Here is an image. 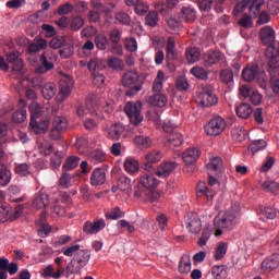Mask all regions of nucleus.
<instances>
[{"label":"nucleus","instance_id":"nucleus-8","mask_svg":"<svg viewBox=\"0 0 279 279\" xmlns=\"http://www.w3.org/2000/svg\"><path fill=\"white\" fill-rule=\"evenodd\" d=\"M197 102L199 106H203V108H210L219 104V98H217V95L213 92V87L207 86L199 92Z\"/></svg>","mask_w":279,"mask_h":279},{"label":"nucleus","instance_id":"nucleus-49","mask_svg":"<svg viewBox=\"0 0 279 279\" xmlns=\"http://www.w3.org/2000/svg\"><path fill=\"white\" fill-rule=\"evenodd\" d=\"M31 112V121H35L36 119H40V114H43V108L38 102H32L29 106Z\"/></svg>","mask_w":279,"mask_h":279},{"label":"nucleus","instance_id":"nucleus-11","mask_svg":"<svg viewBox=\"0 0 279 279\" xmlns=\"http://www.w3.org/2000/svg\"><path fill=\"white\" fill-rule=\"evenodd\" d=\"M7 62L11 64L12 71L14 73H21L23 71V59L21 58V53L17 50L11 51L7 54Z\"/></svg>","mask_w":279,"mask_h":279},{"label":"nucleus","instance_id":"nucleus-61","mask_svg":"<svg viewBox=\"0 0 279 279\" xmlns=\"http://www.w3.org/2000/svg\"><path fill=\"white\" fill-rule=\"evenodd\" d=\"M134 8H135V14H138V16H143L147 14V12L149 11V4L141 0L134 5Z\"/></svg>","mask_w":279,"mask_h":279},{"label":"nucleus","instance_id":"nucleus-28","mask_svg":"<svg viewBox=\"0 0 279 279\" xmlns=\"http://www.w3.org/2000/svg\"><path fill=\"white\" fill-rule=\"evenodd\" d=\"M207 169L211 173H221V171L223 170V160L221 159V157H213L207 163Z\"/></svg>","mask_w":279,"mask_h":279},{"label":"nucleus","instance_id":"nucleus-34","mask_svg":"<svg viewBox=\"0 0 279 279\" xmlns=\"http://www.w3.org/2000/svg\"><path fill=\"white\" fill-rule=\"evenodd\" d=\"M231 136L233 141H236L238 143H243L247 136V131L243 129V126H234L231 130Z\"/></svg>","mask_w":279,"mask_h":279},{"label":"nucleus","instance_id":"nucleus-18","mask_svg":"<svg viewBox=\"0 0 279 279\" xmlns=\"http://www.w3.org/2000/svg\"><path fill=\"white\" fill-rule=\"evenodd\" d=\"M140 186L146 191H154L158 186V179L154 174L145 173L140 179Z\"/></svg>","mask_w":279,"mask_h":279},{"label":"nucleus","instance_id":"nucleus-54","mask_svg":"<svg viewBox=\"0 0 279 279\" xmlns=\"http://www.w3.org/2000/svg\"><path fill=\"white\" fill-rule=\"evenodd\" d=\"M87 69H88V71H90V73L93 75V73H97V71H101V69H104V65L99 59L93 58L87 63Z\"/></svg>","mask_w":279,"mask_h":279},{"label":"nucleus","instance_id":"nucleus-40","mask_svg":"<svg viewBox=\"0 0 279 279\" xmlns=\"http://www.w3.org/2000/svg\"><path fill=\"white\" fill-rule=\"evenodd\" d=\"M8 219H12V207H10V204L4 203L0 205V223H5Z\"/></svg>","mask_w":279,"mask_h":279},{"label":"nucleus","instance_id":"nucleus-12","mask_svg":"<svg viewBox=\"0 0 279 279\" xmlns=\"http://www.w3.org/2000/svg\"><path fill=\"white\" fill-rule=\"evenodd\" d=\"M177 167H178V163H175V161H163L155 170L156 177L169 178V175H171V173L175 171Z\"/></svg>","mask_w":279,"mask_h":279},{"label":"nucleus","instance_id":"nucleus-35","mask_svg":"<svg viewBox=\"0 0 279 279\" xmlns=\"http://www.w3.org/2000/svg\"><path fill=\"white\" fill-rule=\"evenodd\" d=\"M201 56L202 52L197 48H187L185 51V57L190 64H195V62H199Z\"/></svg>","mask_w":279,"mask_h":279},{"label":"nucleus","instance_id":"nucleus-37","mask_svg":"<svg viewBox=\"0 0 279 279\" xmlns=\"http://www.w3.org/2000/svg\"><path fill=\"white\" fill-rule=\"evenodd\" d=\"M197 197H199V195H205V197L207 199H213V197H215V190L208 189V186H206V183L204 182H199L197 184Z\"/></svg>","mask_w":279,"mask_h":279},{"label":"nucleus","instance_id":"nucleus-47","mask_svg":"<svg viewBox=\"0 0 279 279\" xmlns=\"http://www.w3.org/2000/svg\"><path fill=\"white\" fill-rule=\"evenodd\" d=\"M118 189L120 191H129V189H132V179L128 178V175L122 174L118 179Z\"/></svg>","mask_w":279,"mask_h":279},{"label":"nucleus","instance_id":"nucleus-41","mask_svg":"<svg viewBox=\"0 0 279 279\" xmlns=\"http://www.w3.org/2000/svg\"><path fill=\"white\" fill-rule=\"evenodd\" d=\"M162 82H165V72L162 70H159L157 73V76L153 83V93L158 94L160 90H162Z\"/></svg>","mask_w":279,"mask_h":279},{"label":"nucleus","instance_id":"nucleus-60","mask_svg":"<svg viewBox=\"0 0 279 279\" xmlns=\"http://www.w3.org/2000/svg\"><path fill=\"white\" fill-rule=\"evenodd\" d=\"M180 274H190L191 272V259L187 257H182L179 263Z\"/></svg>","mask_w":279,"mask_h":279},{"label":"nucleus","instance_id":"nucleus-21","mask_svg":"<svg viewBox=\"0 0 279 279\" xmlns=\"http://www.w3.org/2000/svg\"><path fill=\"white\" fill-rule=\"evenodd\" d=\"M146 101L149 104V106H155L156 108H165V106H167L168 98L167 95L158 93L148 96Z\"/></svg>","mask_w":279,"mask_h":279},{"label":"nucleus","instance_id":"nucleus-45","mask_svg":"<svg viewBox=\"0 0 279 279\" xmlns=\"http://www.w3.org/2000/svg\"><path fill=\"white\" fill-rule=\"evenodd\" d=\"M14 171L17 175H22L23 178L32 175V168L27 163H15Z\"/></svg>","mask_w":279,"mask_h":279},{"label":"nucleus","instance_id":"nucleus-38","mask_svg":"<svg viewBox=\"0 0 279 279\" xmlns=\"http://www.w3.org/2000/svg\"><path fill=\"white\" fill-rule=\"evenodd\" d=\"M167 141L172 147H181L182 143H184V136L182 133L175 131L168 135Z\"/></svg>","mask_w":279,"mask_h":279},{"label":"nucleus","instance_id":"nucleus-19","mask_svg":"<svg viewBox=\"0 0 279 279\" xmlns=\"http://www.w3.org/2000/svg\"><path fill=\"white\" fill-rule=\"evenodd\" d=\"M50 123H51V121L49 119L45 118L39 121L31 120L29 125H31L33 132H35V134H45V132H47V130H49Z\"/></svg>","mask_w":279,"mask_h":279},{"label":"nucleus","instance_id":"nucleus-23","mask_svg":"<svg viewBox=\"0 0 279 279\" xmlns=\"http://www.w3.org/2000/svg\"><path fill=\"white\" fill-rule=\"evenodd\" d=\"M166 60L173 62L178 60V51L175 49V37H169L166 44Z\"/></svg>","mask_w":279,"mask_h":279},{"label":"nucleus","instance_id":"nucleus-15","mask_svg":"<svg viewBox=\"0 0 279 279\" xmlns=\"http://www.w3.org/2000/svg\"><path fill=\"white\" fill-rule=\"evenodd\" d=\"M59 100L64 101L66 97L71 95V86H73V77L68 75L65 80H61L59 83Z\"/></svg>","mask_w":279,"mask_h":279},{"label":"nucleus","instance_id":"nucleus-44","mask_svg":"<svg viewBox=\"0 0 279 279\" xmlns=\"http://www.w3.org/2000/svg\"><path fill=\"white\" fill-rule=\"evenodd\" d=\"M81 160L82 159L78 156H70L65 160L63 169H65V171H73V169H76V167L80 166Z\"/></svg>","mask_w":279,"mask_h":279},{"label":"nucleus","instance_id":"nucleus-5","mask_svg":"<svg viewBox=\"0 0 279 279\" xmlns=\"http://www.w3.org/2000/svg\"><path fill=\"white\" fill-rule=\"evenodd\" d=\"M228 123L221 116H214L204 126L207 136H219L226 132Z\"/></svg>","mask_w":279,"mask_h":279},{"label":"nucleus","instance_id":"nucleus-2","mask_svg":"<svg viewBox=\"0 0 279 279\" xmlns=\"http://www.w3.org/2000/svg\"><path fill=\"white\" fill-rule=\"evenodd\" d=\"M241 217L239 207H232L223 213H220L214 219L215 236H221L225 230H232L236 226V219Z\"/></svg>","mask_w":279,"mask_h":279},{"label":"nucleus","instance_id":"nucleus-16","mask_svg":"<svg viewBox=\"0 0 279 279\" xmlns=\"http://www.w3.org/2000/svg\"><path fill=\"white\" fill-rule=\"evenodd\" d=\"M268 71L270 74V85L275 95H279V65L268 63Z\"/></svg>","mask_w":279,"mask_h":279},{"label":"nucleus","instance_id":"nucleus-32","mask_svg":"<svg viewBox=\"0 0 279 279\" xmlns=\"http://www.w3.org/2000/svg\"><path fill=\"white\" fill-rule=\"evenodd\" d=\"M107 66L113 71H123L125 69V63L117 57H109L107 59Z\"/></svg>","mask_w":279,"mask_h":279},{"label":"nucleus","instance_id":"nucleus-52","mask_svg":"<svg viewBox=\"0 0 279 279\" xmlns=\"http://www.w3.org/2000/svg\"><path fill=\"white\" fill-rule=\"evenodd\" d=\"M74 47L72 44L65 41V44L59 50V56L61 58H71L73 56Z\"/></svg>","mask_w":279,"mask_h":279},{"label":"nucleus","instance_id":"nucleus-39","mask_svg":"<svg viewBox=\"0 0 279 279\" xmlns=\"http://www.w3.org/2000/svg\"><path fill=\"white\" fill-rule=\"evenodd\" d=\"M56 84L53 83H47L44 85V87L41 88V95L44 97V99H53V97H56Z\"/></svg>","mask_w":279,"mask_h":279},{"label":"nucleus","instance_id":"nucleus-10","mask_svg":"<svg viewBox=\"0 0 279 279\" xmlns=\"http://www.w3.org/2000/svg\"><path fill=\"white\" fill-rule=\"evenodd\" d=\"M185 226L189 232L197 234L202 231V220L196 214L190 213L184 217Z\"/></svg>","mask_w":279,"mask_h":279},{"label":"nucleus","instance_id":"nucleus-59","mask_svg":"<svg viewBox=\"0 0 279 279\" xmlns=\"http://www.w3.org/2000/svg\"><path fill=\"white\" fill-rule=\"evenodd\" d=\"M41 29L45 33V38H53L58 35V31L51 24H43Z\"/></svg>","mask_w":279,"mask_h":279},{"label":"nucleus","instance_id":"nucleus-30","mask_svg":"<svg viewBox=\"0 0 279 279\" xmlns=\"http://www.w3.org/2000/svg\"><path fill=\"white\" fill-rule=\"evenodd\" d=\"M125 132V128L121 123H116L109 128L108 136L111 141H119L121 138V134Z\"/></svg>","mask_w":279,"mask_h":279},{"label":"nucleus","instance_id":"nucleus-51","mask_svg":"<svg viewBox=\"0 0 279 279\" xmlns=\"http://www.w3.org/2000/svg\"><path fill=\"white\" fill-rule=\"evenodd\" d=\"M81 27H84V17L80 15L72 16L70 29H72V32H80Z\"/></svg>","mask_w":279,"mask_h":279},{"label":"nucleus","instance_id":"nucleus-1","mask_svg":"<svg viewBox=\"0 0 279 279\" xmlns=\"http://www.w3.org/2000/svg\"><path fill=\"white\" fill-rule=\"evenodd\" d=\"M259 38L263 45L267 47L265 56L268 60V64L270 66L278 64L279 45H276V31H274L271 26H264L259 32Z\"/></svg>","mask_w":279,"mask_h":279},{"label":"nucleus","instance_id":"nucleus-63","mask_svg":"<svg viewBox=\"0 0 279 279\" xmlns=\"http://www.w3.org/2000/svg\"><path fill=\"white\" fill-rule=\"evenodd\" d=\"M262 189L264 191H268L269 193H276V191H279V183L275 181H265L262 184Z\"/></svg>","mask_w":279,"mask_h":279},{"label":"nucleus","instance_id":"nucleus-64","mask_svg":"<svg viewBox=\"0 0 279 279\" xmlns=\"http://www.w3.org/2000/svg\"><path fill=\"white\" fill-rule=\"evenodd\" d=\"M260 215L266 219H276L277 211L276 208L267 206L260 209Z\"/></svg>","mask_w":279,"mask_h":279},{"label":"nucleus","instance_id":"nucleus-58","mask_svg":"<svg viewBox=\"0 0 279 279\" xmlns=\"http://www.w3.org/2000/svg\"><path fill=\"white\" fill-rule=\"evenodd\" d=\"M145 21L148 27H156V25H158V12L149 11L145 17Z\"/></svg>","mask_w":279,"mask_h":279},{"label":"nucleus","instance_id":"nucleus-48","mask_svg":"<svg viewBox=\"0 0 279 279\" xmlns=\"http://www.w3.org/2000/svg\"><path fill=\"white\" fill-rule=\"evenodd\" d=\"M220 81L222 84H232V82H234V72H232L230 69L221 70Z\"/></svg>","mask_w":279,"mask_h":279},{"label":"nucleus","instance_id":"nucleus-17","mask_svg":"<svg viewBox=\"0 0 279 279\" xmlns=\"http://www.w3.org/2000/svg\"><path fill=\"white\" fill-rule=\"evenodd\" d=\"M90 184L92 186H102V184H106V169H94L90 174Z\"/></svg>","mask_w":279,"mask_h":279},{"label":"nucleus","instance_id":"nucleus-14","mask_svg":"<svg viewBox=\"0 0 279 279\" xmlns=\"http://www.w3.org/2000/svg\"><path fill=\"white\" fill-rule=\"evenodd\" d=\"M145 160L146 162L144 163L143 169L151 173V171H154L153 165L162 160V153H160L159 150H153L146 154Z\"/></svg>","mask_w":279,"mask_h":279},{"label":"nucleus","instance_id":"nucleus-57","mask_svg":"<svg viewBox=\"0 0 279 279\" xmlns=\"http://www.w3.org/2000/svg\"><path fill=\"white\" fill-rule=\"evenodd\" d=\"M226 254H228V244H226L225 242H221L216 247L215 259L221 260V258H223Z\"/></svg>","mask_w":279,"mask_h":279},{"label":"nucleus","instance_id":"nucleus-29","mask_svg":"<svg viewBox=\"0 0 279 279\" xmlns=\"http://www.w3.org/2000/svg\"><path fill=\"white\" fill-rule=\"evenodd\" d=\"M124 169L126 173L134 175V173H138V169H141V165L138 160L135 158L129 157L124 160Z\"/></svg>","mask_w":279,"mask_h":279},{"label":"nucleus","instance_id":"nucleus-3","mask_svg":"<svg viewBox=\"0 0 279 279\" xmlns=\"http://www.w3.org/2000/svg\"><path fill=\"white\" fill-rule=\"evenodd\" d=\"M122 86L130 87L126 96L132 97V95H136L143 90V80H141V75L136 71H128L122 75Z\"/></svg>","mask_w":279,"mask_h":279},{"label":"nucleus","instance_id":"nucleus-46","mask_svg":"<svg viewBox=\"0 0 279 279\" xmlns=\"http://www.w3.org/2000/svg\"><path fill=\"white\" fill-rule=\"evenodd\" d=\"M66 43V36H54L49 43L50 49H62Z\"/></svg>","mask_w":279,"mask_h":279},{"label":"nucleus","instance_id":"nucleus-9","mask_svg":"<svg viewBox=\"0 0 279 279\" xmlns=\"http://www.w3.org/2000/svg\"><path fill=\"white\" fill-rule=\"evenodd\" d=\"M39 66L35 69V73H39L45 75V73H49V71H53L56 69V64L53 63V58L49 57L47 52H44L39 58Z\"/></svg>","mask_w":279,"mask_h":279},{"label":"nucleus","instance_id":"nucleus-42","mask_svg":"<svg viewBox=\"0 0 279 279\" xmlns=\"http://www.w3.org/2000/svg\"><path fill=\"white\" fill-rule=\"evenodd\" d=\"M52 128H54V130H59L60 132H63L66 130V128H69V120H66V118L64 117H56L53 119L52 122Z\"/></svg>","mask_w":279,"mask_h":279},{"label":"nucleus","instance_id":"nucleus-6","mask_svg":"<svg viewBox=\"0 0 279 279\" xmlns=\"http://www.w3.org/2000/svg\"><path fill=\"white\" fill-rule=\"evenodd\" d=\"M141 110H143V105L141 101L128 102L125 105L124 112L129 117L131 125L138 126L141 123H143Z\"/></svg>","mask_w":279,"mask_h":279},{"label":"nucleus","instance_id":"nucleus-13","mask_svg":"<svg viewBox=\"0 0 279 279\" xmlns=\"http://www.w3.org/2000/svg\"><path fill=\"white\" fill-rule=\"evenodd\" d=\"M106 228V220L104 219H98L94 222L86 221L83 226V232L85 234H97L101 232Z\"/></svg>","mask_w":279,"mask_h":279},{"label":"nucleus","instance_id":"nucleus-62","mask_svg":"<svg viewBox=\"0 0 279 279\" xmlns=\"http://www.w3.org/2000/svg\"><path fill=\"white\" fill-rule=\"evenodd\" d=\"M124 47L126 51L134 53V51L138 49V44L136 43L135 38L130 37L124 40Z\"/></svg>","mask_w":279,"mask_h":279},{"label":"nucleus","instance_id":"nucleus-24","mask_svg":"<svg viewBox=\"0 0 279 279\" xmlns=\"http://www.w3.org/2000/svg\"><path fill=\"white\" fill-rule=\"evenodd\" d=\"M202 156V153L199 151V148H187L182 154V159L185 165H193V162H197V159Z\"/></svg>","mask_w":279,"mask_h":279},{"label":"nucleus","instance_id":"nucleus-56","mask_svg":"<svg viewBox=\"0 0 279 279\" xmlns=\"http://www.w3.org/2000/svg\"><path fill=\"white\" fill-rule=\"evenodd\" d=\"M191 74L197 77V80H208V71L201 66L192 68Z\"/></svg>","mask_w":279,"mask_h":279},{"label":"nucleus","instance_id":"nucleus-27","mask_svg":"<svg viewBox=\"0 0 279 279\" xmlns=\"http://www.w3.org/2000/svg\"><path fill=\"white\" fill-rule=\"evenodd\" d=\"M235 112L240 119H250L254 110H252V106L247 102H242L235 108Z\"/></svg>","mask_w":279,"mask_h":279},{"label":"nucleus","instance_id":"nucleus-33","mask_svg":"<svg viewBox=\"0 0 279 279\" xmlns=\"http://www.w3.org/2000/svg\"><path fill=\"white\" fill-rule=\"evenodd\" d=\"M33 206L38 209L47 208L49 206V195L38 194L33 201Z\"/></svg>","mask_w":279,"mask_h":279},{"label":"nucleus","instance_id":"nucleus-22","mask_svg":"<svg viewBox=\"0 0 279 279\" xmlns=\"http://www.w3.org/2000/svg\"><path fill=\"white\" fill-rule=\"evenodd\" d=\"M222 53L219 50H209L204 56V64L205 66H214V64H218L221 61Z\"/></svg>","mask_w":279,"mask_h":279},{"label":"nucleus","instance_id":"nucleus-4","mask_svg":"<svg viewBox=\"0 0 279 279\" xmlns=\"http://www.w3.org/2000/svg\"><path fill=\"white\" fill-rule=\"evenodd\" d=\"M90 260V251L88 250H81L76 253L73 257L72 262L66 266V271L71 276L74 274H80L82 269H84L88 262Z\"/></svg>","mask_w":279,"mask_h":279},{"label":"nucleus","instance_id":"nucleus-7","mask_svg":"<svg viewBox=\"0 0 279 279\" xmlns=\"http://www.w3.org/2000/svg\"><path fill=\"white\" fill-rule=\"evenodd\" d=\"M265 4V0H242L233 9V15L241 16L245 12V8L250 5V11L254 14L260 12V8Z\"/></svg>","mask_w":279,"mask_h":279},{"label":"nucleus","instance_id":"nucleus-31","mask_svg":"<svg viewBox=\"0 0 279 279\" xmlns=\"http://www.w3.org/2000/svg\"><path fill=\"white\" fill-rule=\"evenodd\" d=\"M12 181V172L8 166L0 163V186H8Z\"/></svg>","mask_w":279,"mask_h":279},{"label":"nucleus","instance_id":"nucleus-36","mask_svg":"<svg viewBox=\"0 0 279 279\" xmlns=\"http://www.w3.org/2000/svg\"><path fill=\"white\" fill-rule=\"evenodd\" d=\"M226 265H217L211 268V276L214 279L228 278V270Z\"/></svg>","mask_w":279,"mask_h":279},{"label":"nucleus","instance_id":"nucleus-53","mask_svg":"<svg viewBox=\"0 0 279 279\" xmlns=\"http://www.w3.org/2000/svg\"><path fill=\"white\" fill-rule=\"evenodd\" d=\"M26 119H27V110H25L24 108L19 109L12 114L13 123H23Z\"/></svg>","mask_w":279,"mask_h":279},{"label":"nucleus","instance_id":"nucleus-26","mask_svg":"<svg viewBox=\"0 0 279 279\" xmlns=\"http://www.w3.org/2000/svg\"><path fill=\"white\" fill-rule=\"evenodd\" d=\"M258 65H247L242 71V77L245 82H254V80H258Z\"/></svg>","mask_w":279,"mask_h":279},{"label":"nucleus","instance_id":"nucleus-20","mask_svg":"<svg viewBox=\"0 0 279 279\" xmlns=\"http://www.w3.org/2000/svg\"><path fill=\"white\" fill-rule=\"evenodd\" d=\"M279 267V254L275 253L263 260L262 263V271H274V269H278Z\"/></svg>","mask_w":279,"mask_h":279},{"label":"nucleus","instance_id":"nucleus-43","mask_svg":"<svg viewBox=\"0 0 279 279\" xmlns=\"http://www.w3.org/2000/svg\"><path fill=\"white\" fill-rule=\"evenodd\" d=\"M95 45L100 51H106V49H108L110 46V43L108 41V37H106V35L98 34L95 36Z\"/></svg>","mask_w":279,"mask_h":279},{"label":"nucleus","instance_id":"nucleus-25","mask_svg":"<svg viewBox=\"0 0 279 279\" xmlns=\"http://www.w3.org/2000/svg\"><path fill=\"white\" fill-rule=\"evenodd\" d=\"M180 17L182 21H185V23H193L195 19H197V12L195 11V8L191 5L182 7Z\"/></svg>","mask_w":279,"mask_h":279},{"label":"nucleus","instance_id":"nucleus-55","mask_svg":"<svg viewBox=\"0 0 279 279\" xmlns=\"http://www.w3.org/2000/svg\"><path fill=\"white\" fill-rule=\"evenodd\" d=\"M114 19L120 25H131L132 19L130 15L123 11H119L116 13Z\"/></svg>","mask_w":279,"mask_h":279},{"label":"nucleus","instance_id":"nucleus-50","mask_svg":"<svg viewBox=\"0 0 279 279\" xmlns=\"http://www.w3.org/2000/svg\"><path fill=\"white\" fill-rule=\"evenodd\" d=\"M134 143L137 147H142L144 149L151 147V140L148 136L138 135L134 138Z\"/></svg>","mask_w":279,"mask_h":279}]
</instances>
